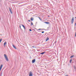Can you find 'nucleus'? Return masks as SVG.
I'll list each match as a JSON object with an SVG mask.
<instances>
[{
    "instance_id": "obj_26",
    "label": "nucleus",
    "mask_w": 76,
    "mask_h": 76,
    "mask_svg": "<svg viewBox=\"0 0 76 76\" xmlns=\"http://www.w3.org/2000/svg\"><path fill=\"white\" fill-rule=\"evenodd\" d=\"M28 22H31V20H28Z\"/></svg>"
},
{
    "instance_id": "obj_10",
    "label": "nucleus",
    "mask_w": 76,
    "mask_h": 76,
    "mask_svg": "<svg viewBox=\"0 0 76 76\" xmlns=\"http://www.w3.org/2000/svg\"><path fill=\"white\" fill-rule=\"evenodd\" d=\"M12 46H13V48H14L15 49V50H16V49H17V48H16V47H15V46L14 45H13Z\"/></svg>"
},
{
    "instance_id": "obj_11",
    "label": "nucleus",
    "mask_w": 76,
    "mask_h": 76,
    "mask_svg": "<svg viewBox=\"0 0 76 76\" xmlns=\"http://www.w3.org/2000/svg\"><path fill=\"white\" fill-rule=\"evenodd\" d=\"M44 23H46V24H49V23H50L49 22H44Z\"/></svg>"
},
{
    "instance_id": "obj_15",
    "label": "nucleus",
    "mask_w": 76,
    "mask_h": 76,
    "mask_svg": "<svg viewBox=\"0 0 76 76\" xmlns=\"http://www.w3.org/2000/svg\"><path fill=\"white\" fill-rule=\"evenodd\" d=\"M34 25V23H33L32 22H31V26H32V25Z\"/></svg>"
},
{
    "instance_id": "obj_23",
    "label": "nucleus",
    "mask_w": 76,
    "mask_h": 76,
    "mask_svg": "<svg viewBox=\"0 0 76 76\" xmlns=\"http://www.w3.org/2000/svg\"><path fill=\"white\" fill-rule=\"evenodd\" d=\"M39 19H40V20H41V18H40L39 17Z\"/></svg>"
},
{
    "instance_id": "obj_8",
    "label": "nucleus",
    "mask_w": 76,
    "mask_h": 76,
    "mask_svg": "<svg viewBox=\"0 0 76 76\" xmlns=\"http://www.w3.org/2000/svg\"><path fill=\"white\" fill-rule=\"evenodd\" d=\"M49 39V38L48 37H47L46 39V42Z\"/></svg>"
},
{
    "instance_id": "obj_3",
    "label": "nucleus",
    "mask_w": 76,
    "mask_h": 76,
    "mask_svg": "<svg viewBox=\"0 0 76 76\" xmlns=\"http://www.w3.org/2000/svg\"><path fill=\"white\" fill-rule=\"evenodd\" d=\"M73 22H74V18H72L71 20V23L72 24H73Z\"/></svg>"
},
{
    "instance_id": "obj_21",
    "label": "nucleus",
    "mask_w": 76,
    "mask_h": 76,
    "mask_svg": "<svg viewBox=\"0 0 76 76\" xmlns=\"http://www.w3.org/2000/svg\"><path fill=\"white\" fill-rule=\"evenodd\" d=\"M44 29V30H45V31H48V30L47 29Z\"/></svg>"
},
{
    "instance_id": "obj_14",
    "label": "nucleus",
    "mask_w": 76,
    "mask_h": 76,
    "mask_svg": "<svg viewBox=\"0 0 76 76\" xmlns=\"http://www.w3.org/2000/svg\"><path fill=\"white\" fill-rule=\"evenodd\" d=\"M74 57V55H72V56H70V58H72V57Z\"/></svg>"
},
{
    "instance_id": "obj_22",
    "label": "nucleus",
    "mask_w": 76,
    "mask_h": 76,
    "mask_svg": "<svg viewBox=\"0 0 76 76\" xmlns=\"http://www.w3.org/2000/svg\"><path fill=\"white\" fill-rule=\"evenodd\" d=\"M42 34H43V33H44V31H42Z\"/></svg>"
},
{
    "instance_id": "obj_5",
    "label": "nucleus",
    "mask_w": 76,
    "mask_h": 76,
    "mask_svg": "<svg viewBox=\"0 0 76 76\" xmlns=\"http://www.w3.org/2000/svg\"><path fill=\"white\" fill-rule=\"evenodd\" d=\"M3 64L1 65L0 66V71H1V69H2L3 66Z\"/></svg>"
},
{
    "instance_id": "obj_18",
    "label": "nucleus",
    "mask_w": 76,
    "mask_h": 76,
    "mask_svg": "<svg viewBox=\"0 0 76 76\" xmlns=\"http://www.w3.org/2000/svg\"><path fill=\"white\" fill-rule=\"evenodd\" d=\"M74 69H75V70H76V66H74Z\"/></svg>"
},
{
    "instance_id": "obj_32",
    "label": "nucleus",
    "mask_w": 76,
    "mask_h": 76,
    "mask_svg": "<svg viewBox=\"0 0 76 76\" xmlns=\"http://www.w3.org/2000/svg\"><path fill=\"white\" fill-rule=\"evenodd\" d=\"M49 16H48V17H49Z\"/></svg>"
},
{
    "instance_id": "obj_25",
    "label": "nucleus",
    "mask_w": 76,
    "mask_h": 76,
    "mask_svg": "<svg viewBox=\"0 0 76 76\" xmlns=\"http://www.w3.org/2000/svg\"><path fill=\"white\" fill-rule=\"evenodd\" d=\"M29 31H32V30H31V29H29Z\"/></svg>"
},
{
    "instance_id": "obj_30",
    "label": "nucleus",
    "mask_w": 76,
    "mask_h": 76,
    "mask_svg": "<svg viewBox=\"0 0 76 76\" xmlns=\"http://www.w3.org/2000/svg\"><path fill=\"white\" fill-rule=\"evenodd\" d=\"M76 17H75V19H76Z\"/></svg>"
},
{
    "instance_id": "obj_20",
    "label": "nucleus",
    "mask_w": 76,
    "mask_h": 76,
    "mask_svg": "<svg viewBox=\"0 0 76 76\" xmlns=\"http://www.w3.org/2000/svg\"><path fill=\"white\" fill-rule=\"evenodd\" d=\"M42 29H41V28H39V29H38V30H42Z\"/></svg>"
},
{
    "instance_id": "obj_12",
    "label": "nucleus",
    "mask_w": 76,
    "mask_h": 76,
    "mask_svg": "<svg viewBox=\"0 0 76 76\" xmlns=\"http://www.w3.org/2000/svg\"><path fill=\"white\" fill-rule=\"evenodd\" d=\"M45 52H43V53H40V54H44V53H45Z\"/></svg>"
},
{
    "instance_id": "obj_24",
    "label": "nucleus",
    "mask_w": 76,
    "mask_h": 76,
    "mask_svg": "<svg viewBox=\"0 0 76 76\" xmlns=\"http://www.w3.org/2000/svg\"><path fill=\"white\" fill-rule=\"evenodd\" d=\"M19 27L20 29H21V26H20V25L19 26Z\"/></svg>"
},
{
    "instance_id": "obj_16",
    "label": "nucleus",
    "mask_w": 76,
    "mask_h": 76,
    "mask_svg": "<svg viewBox=\"0 0 76 76\" xmlns=\"http://www.w3.org/2000/svg\"><path fill=\"white\" fill-rule=\"evenodd\" d=\"M1 41H2V39H0V43L1 42Z\"/></svg>"
},
{
    "instance_id": "obj_28",
    "label": "nucleus",
    "mask_w": 76,
    "mask_h": 76,
    "mask_svg": "<svg viewBox=\"0 0 76 76\" xmlns=\"http://www.w3.org/2000/svg\"><path fill=\"white\" fill-rule=\"evenodd\" d=\"M32 47H33V48H34V46H32Z\"/></svg>"
},
{
    "instance_id": "obj_29",
    "label": "nucleus",
    "mask_w": 76,
    "mask_h": 76,
    "mask_svg": "<svg viewBox=\"0 0 76 76\" xmlns=\"http://www.w3.org/2000/svg\"><path fill=\"white\" fill-rule=\"evenodd\" d=\"M66 76H68V75H66Z\"/></svg>"
},
{
    "instance_id": "obj_19",
    "label": "nucleus",
    "mask_w": 76,
    "mask_h": 76,
    "mask_svg": "<svg viewBox=\"0 0 76 76\" xmlns=\"http://www.w3.org/2000/svg\"><path fill=\"white\" fill-rule=\"evenodd\" d=\"M72 59H71V60H70V61H69L71 63H72Z\"/></svg>"
},
{
    "instance_id": "obj_1",
    "label": "nucleus",
    "mask_w": 76,
    "mask_h": 76,
    "mask_svg": "<svg viewBox=\"0 0 76 76\" xmlns=\"http://www.w3.org/2000/svg\"><path fill=\"white\" fill-rule=\"evenodd\" d=\"M4 56L6 61H9V59H8V58H7V55H6V54H5L4 55Z\"/></svg>"
},
{
    "instance_id": "obj_17",
    "label": "nucleus",
    "mask_w": 76,
    "mask_h": 76,
    "mask_svg": "<svg viewBox=\"0 0 76 76\" xmlns=\"http://www.w3.org/2000/svg\"><path fill=\"white\" fill-rule=\"evenodd\" d=\"M57 42V41H56L53 44V45H54V44H56V42Z\"/></svg>"
},
{
    "instance_id": "obj_7",
    "label": "nucleus",
    "mask_w": 76,
    "mask_h": 76,
    "mask_svg": "<svg viewBox=\"0 0 76 76\" xmlns=\"http://www.w3.org/2000/svg\"><path fill=\"white\" fill-rule=\"evenodd\" d=\"M6 44H7V42H5L4 44V47H6Z\"/></svg>"
},
{
    "instance_id": "obj_13",
    "label": "nucleus",
    "mask_w": 76,
    "mask_h": 76,
    "mask_svg": "<svg viewBox=\"0 0 76 76\" xmlns=\"http://www.w3.org/2000/svg\"><path fill=\"white\" fill-rule=\"evenodd\" d=\"M31 21H32L33 20H34V18H31Z\"/></svg>"
},
{
    "instance_id": "obj_27",
    "label": "nucleus",
    "mask_w": 76,
    "mask_h": 76,
    "mask_svg": "<svg viewBox=\"0 0 76 76\" xmlns=\"http://www.w3.org/2000/svg\"><path fill=\"white\" fill-rule=\"evenodd\" d=\"M75 26H76V23L75 24Z\"/></svg>"
},
{
    "instance_id": "obj_31",
    "label": "nucleus",
    "mask_w": 76,
    "mask_h": 76,
    "mask_svg": "<svg viewBox=\"0 0 76 76\" xmlns=\"http://www.w3.org/2000/svg\"><path fill=\"white\" fill-rule=\"evenodd\" d=\"M13 6H14V5H12Z\"/></svg>"
},
{
    "instance_id": "obj_4",
    "label": "nucleus",
    "mask_w": 76,
    "mask_h": 76,
    "mask_svg": "<svg viewBox=\"0 0 76 76\" xmlns=\"http://www.w3.org/2000/svg\"><path fill=\"white\" fill-rule=\"evenodd\" d=\"M9 10L11 13V14H12V10H11V9H10V7H9Z\"/></svg>"
},
{
    "instance_id": "obj_2",
    "label": "nucleus",
    "mask_w": 76,
    "mask_h": 76,
    "mask_svg": "<svg viewBox=\"0 0 76 76\" xmlns=\"http://www.w3.org/2000/svg\"><path fill=\"white\" fill-rule=\"evenodd\" d=\"M33 75V74L32 73V72H30V73L29 74V76H32Z\"/></svg>"
},
{
    "instance_id": "obj_9",
    "label": "nucleus",
    "mask_w": 76,
    "mask_h": 76,
    "mask_svg": "<svg viewBox=\"0 0 76 76\" xmlns=\"http://www.w3.org/2000/svg\"><path fill=\"white\" fill-rule=\"evenodd\" d=\"M20 25H21L24 28V29H25V26L24 25H22V24H20Z\"/></svg>"
},
{
    "instance_id": "obj_6",
    "label": "nucleus",
    "mask_w": 76,
    "mask_h": 76,
    "mask_svg": "<svg viewBox=\"0 0 76 76\" xmlns=\"http://www.w3.org/2000/svg\"><path fill=\"white\" fill-rule=\"evenodd\" d=\"M36 61V60L35 59H34L32 60V63H34Z\"/></svg>"
}]
</instances>
